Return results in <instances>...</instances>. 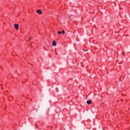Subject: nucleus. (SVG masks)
<instances>
[{
  "instance_id": "nucleus-1",
  "label": "nucleus",
  "mask_w": 130,
  "mask_h": 130,
  "mask_svg": "<svg viewBox=\"0 0 130 130\" xmlns=\"http://www.w3.org/2000/svg\"><path fill=\"white\" fill-rule=\"evenodd\" d=\"M14 27L16 30H18L19 29V24H14Z\"/></svg>"
},
{
  "instance_id": "nucleus-2",
  "label": "nucleus",
  "mask_w": 130,
  "mask_h": 130,
  "mask_svg": "<svg viewBox=\"0 0 130 130\" xmlns=\"http://www.w3.org/2000/svg\"><path fill=\"white\" fill-rule=\"evenodd\" d=\"M37 13L38 14H39V15H41V14H42V11H41L40 10H38L37 11Z\"/></svg>"
},
{
  "instance_id": "nucleus-3",
  "label": "nucleus",
  "mask_w": 130,
  "mask_h": 130,
  "mask_svg": "<svg viewBox=\"0 0 130 130\" xmlns=\"http://www.w3.org/2000/svg\"><path fill=\"white\" fill-rule=\"evenodd\" d=\"M52 45L53 46H56V42H55V41H53Z\"/></svg>"
},
{
  "instance_id": "nucleus-4",
  "label": "nucleus",
  "mask_w": 130,
  "mask_h": 130,
  "mask_svg": "<svg viewBox=\"0 0 130 130\" xmlns=\"http://www.w3.org/2000/svg\"><path fill=\"white\" fill-rule=\"evenodd\" d=\"M91 102H92V101L91 100H88V101H86V103L87 104H91Z\"/></svg>"
},
{
  "instance_id": "nucleus-5",
  "label": "nucleus",
  "mask_w": 130,
  "mask_h": 130,
  "mask_svg": "<svg viewBox=\"0 0 130 130\" xmlns=\"http://www.w3.org/2000/svg\"><path fill=\"white\" fill-rule=\"evenodd\" d=\"M61 33V34H65L66 31L64 30H63Z\"/></svg>"
},
{
  "instance_id": "nucleus-6",
  "label": "nucleus",
  "mask_w": 130,
  "mask_h": 130,
  "mask_svg": "<svg viewBox=\"0 0 130 130\" xmlns=\"http://www.w3.org/2000/svg\"><path fill=\"white\" fill-rule=\"evenodd\" d=\"M8 93V91H6V92L4 93V94H5V95H8V93Z\"/></svg>"
},
{
  "instance_id": "nucleus-7",
  "label": "nucleus",
  "mask_w": 130,
  "mask_h": 130,
  "mask_svg": "<svg viewBox=\"0 0 130 130\" xmlns=\"http://www.w3.org/2000/svg\"><path fill=\"white\" fill-rule=\"evenodd\" d=\"M58 34H61V32H60V31H58Z\"/></svg>"
},
{
  "instance_id": "nucleus-8",
  "label": "nucleus",
  "mask_w": 130,
  "mask_h": 130,
  "mask_svg": "<svg viewBox=\"0 0 130 130\" xmlns=\"http://www.w3.org/2000/svg\"><path fill=\"white\" fill-rule=\"evenodd\" d=\"M29 41H31V38H29Z\"/></svg>"
},
{
  "instance_id": "nucleus-9",
  "label": "nucleus",
  "mask_w": 130,
  "mask_h": 130,
  "mask_svg": "<svg viewBox=\"0 0 130 130\" xmlns=\"http://www.w3.org/2000/svg\"><path fill=\"white\" fill-rule=\"evenodd\" d=\"M2 90H3V88H2Z\"/></svg>"
}]
</instances>
